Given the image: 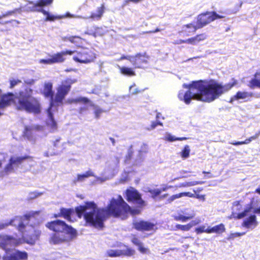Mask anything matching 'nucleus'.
I'll use <instances>...</instances> for the list:
<instances>
[{
	"instance_id": "680f3d73",
	"label": "nucleus",
	"mask_w": 260,
	"mask_h": 260,
	"mask_svg": "<svg viewBox=\"0 0 260 260\" xmlns=\"http://www.w3.org/2000/svg\"><path fill=\"white\" fill-rule=\"evenodd\" d=\"M253 213L260 215V206L258 208L253 209Z\"/></svg>"
},
{
	"instance_id": "09e8293b",
	"label": "nucleus",
	"mask_w": 260,
	"mask_h": 260,
	"mask_svg": "<svg viewBox=\"0 0 260 260\" xmlns=\"http://www.w3.org/2000/svg\"><path fill=\"white\" fill-rule=\"evenodd\" d=\"M39 63L47 64H53L51 57L48 59H41L39 60Z\"/></svg>"
},
{
	"instance_id": "58836bf2",
	"label": "nucleus",
	"mask_w": 260,
	"mask_h": 260,
	"mask_svg": "<svg viewBox=\"0 0 260 260\" xmlns=\"http://www.w3.org/2000/svg\"><path fill=\"white\" fill-rule=\"evenodd\" d=\"M67 40L77 46H79L82 39L81 38L77 36H71L67 38Z\"/></svg>"
},
{
	"instance_id": "39448f33",
	"label": "nucleus",
	"mask_w": 260,
	"mask_h": 260,
	"mask_svg": "<svg viewBox=\"0 0 260 260\" xmlns=\"http://www.w3.org/2000/svg\"><path fill=\"white\" fill-rule=\"evenodd\" d=\"M52 84L50 82L45 83L43 93L46 98H50V106L47 110L48 119L46 121V124L50 128L51 132H54L57 129V124L54 120L52 109L53 107V92L52 91Z\"/></svg>"
},
{
	"instance_id": "603ef678",
	"label": "nucleus",
	"mask_w": 260,
	"mask_h": 260,
	"mask_svg": "<svg viewBox=\"0 0 260 260\" xmlns=\"http://www.w3.org/2000/svg\"><path fill=\"white\" fill-rule=\"evenodd\" d=\"M201 222V220L199 218H196L195 220H192L190 222L188 225H190V229L194 225H196Z\"/></svg>"
},
{
	"instance_id": "c03bdc74",
	"label": "nucleus",
	"mask_w": 260,
	"mask_h": 260,
	"mask_svg": "<svg viewBox=\"0 0 260 260\" xmlns=\"http://www.w3.org/2000/svg\"><path fill=\"white\" fill-rule=\"evenodd\" d=\"M103 112V110L98 106L94 107V113L96 118H99L101 114Z\"/></svg>"
},
{
	"instance_id": "0e129e2a",
	"label": "nucleus",
	"mask_w": 260,
	"mask_h": 260,
	"mask_svg": "<svg viewBox=\"0 0 260 260\" xmlns=\"http://www.w3.org/2000/svg\"><path fill=\"white\" fill-rule=\"evenodd\" d=\"M13 13V11H10L9 12H8V13L6 14H4L3 15V16H0V19H1L3 17H5L6 16H8V15H12V14Z\"/></svg>"
},
{
	"instance_id": "864d4df0",
	"label": "nucleus",
	"mask_w": 260,
	"mask_h": 260,
	"mask_svg": "<svg viewBox=\"0 0 260 260\" xmlns=\"http://www.w3.org/2000/svg\"><path fill=\"white\" fill-rule=\"evenodd\" d=\"M132 55H122L118 60H122L123 59H127L129 60L131 63H132V61H133L132 60Z\"/></svg>"
},
{
	"instance_id": "5fc2aeb1",
	"label": "nucleus",
	"mask_w": 260,
	"mask_h": 260,
	"mask_svg": "<svg viewBox=\"0 0 260 260\" xmlns=\"http://www.w3.org/2000/svg\"><path fill=\"white\" fill-rule=\"evenodd\" d=\"M21 81L19 80H12L10 81V87L13 88L16 85L21 83Z\"/></svg>"
},
{
	"instance_id": "a19ab883",
	"label": "nucleus",
	"mask_w": 260,
	"mask_h": 260,
	"mask_svg": "<svg viewBox=\"0 0 260 260\" xmlns=\"http://www.w3.org/2000/svg\"><path fill=\"white\" fill-rule=\"evenodd\" d=\"M122 252L121 255H126V256H132L135 254V250L132 249V248H128L126 247V249L121 250Z\"/></svg>"
},
{
	"instance_id": "20e7f679",
	"label": "nucleus",
	"mask_w": 260,
	"mask_h": 260,
	"mask_svg": "<svg viewBox=\"0 0 260 260\" xmlns=\"http://www.w3.org/2000/svg\"><path fill=\"white\" fill-rule=\"evenodd\" d=\"M38 214V212H30L23 216H16L7 221L8 225L17 227L22 234L23 241L29 244H34L39 239L41 231L32 224H28L29 221H32Z\"/></svg>"
},
{
	"instance_id": "6ab92c4d",
	"label": "nucleus",
	"mask_w": 260,
	"mask_h": 260,
	"mask_svg": "<svg viewBox=\"0 0 260 260\" xmlns=\"http://www.w3.org/2000/svg\"><path fill=\"white\" fill-rule=\"evenodd\" d=\"M149 59V56L147 54L144 53H139L136 55L133 56L132 64L135 68H142V64L148 63V60Z\"/></svg>"
},
{
	"instance_id": "f03ea898",
	"label": "nucleus",
	"mask_w": 260,
	"mask_h": 260,
	"mask_svg": "<svg viewBox=\"0 0 260 260\" xmlns=\"http://www.w3.org/2000/svg\"><path fill=\"white\" fill-rule=\"evenodd\" d=\"M237 83V80L234 79L224 85L213 80L209 82L202 80L192 81L190 84L183 85V87L188 89V90L185 92L180 90L178 93V98L186 104H189L192 99L211 103L229 91Z\"/></svg>"
},
{
	"instance_id": "052dcab7",
	"label": "nucleus",
	"mask_w": 260,
	"mask_h": 260,
	"mask_svg": "<svg viewBox=\"0 0 260 260\" xmlns=\"http://www.w3.org/2000/svg\"><path fill=\"white\" fill-rule=\"evenodd\" d=\"M161 193V190L159 189H157L153 191V194L154 196H157L159 195Z\"/></svg>"
},
{
	"instance_id": "bb28decb",
	"label": "nucleus",
	"mask_w": 260,
	"mask_h": 260,
	"mask_svg": "<svg viewBox=\"0 0 260 260\" xmlns=\"http://www.w3.org/2000/svg\"><path fill=\"white\" fill-rule=\"evenodd\" d=\"M248 86L252 89L255 87L260 88V71L255 74L254 77L249 81Z\"/></svg>"
},
{
	"instance_id": "72a5a7b5",
	"label": "nucleus",
	"mask_w": 260,
	"mask_h": 260,
	"mask_svg": "<svg viewBox=\"0 0 260 260\" xmlns=\"http://www.w3.org/2000/svg\"><path fill=\"white\" fill-rule=\"evenodd\" d=\"M106 30L102 28V27H96L95 28L94 31H92L91 30L85 32L86 34H88L90 35H92L94 37L97 36H103L106 32Z\"/></svg>"
},
{
	"instance_id": "473e14b6",
	"label": "nucleus",
	"mask_w": 260,
	"mask_h": 260,
	"mask_svg": "<svg viewBox=\"0 0 260 260\" xmlns=\"http://www.w3.org/2000/svg\"><path fill=\"white\" fill-rule=\"evenodd\" d=\"M204 183V181H190V182H184L181 183H179L176 186V187L180 188V187H190L193 186L198 184H203Z\"/></svg>"
},
{
	"instance_id": "4c0bfd02",
	"label": "nucleus",
	"mask_w": 260,
	"mask_h": 260,
	"mask_svg": "<svg viewBox=\"0 0 260 260\" xmlns=\"http://www.w3.org/2000/svg\"><path fill=\"white\" fill-rule=\"evenodd\" d=\"M190 152V147L188 145H185L180 153L181 156L183 159L188 158Z\"/></svg>"
},
{
	"instance_id": "f8f14e48",
	"label": "nucleus",
	"mask_w": 260,
	"mask_h": 260,
	"mask_svg": "<svg viewBox=\"0 0 260 260\" xmlns=\"http://www.w3.org/2000/svg\"><path fill=\"white\" fill-rule=\"evenodd\" d=\"M25 159L31 160L29 156H11L9 163L5 167L4 170L0 172V177L13 172L14 169L17 168Z\"/></svg>"
},
{
	"instance_id": "c85d7f7f",
	"label": "nucleus",
	"mask_w": 260,
	"mask_h": 260,
	"mask_svg": "<svg viewBox=\"0 0 260 260\" xmlns=\"http://www.w3.org/2000/svg\"><path fill=\"white\" fill-rule=\"evenodd\" d=\"M253 208L252 206V203L247 205L245 208L244 211L238 214L237 218L241 219L245 216L248 215L250 213L253 212Z\"/></svg>"
},
{
	"instance_id": "423d86ee",
	"label": "nucleus",
	"mask_w": 260,
	"mask_h": 260,
	"mask_svg": "<svg viewBox=\"0 0 260 260\" xmlns=\"http://www.w3.org/2000/svg\"><path fill=\"white\" fill-rule=\"evenodd\" d=\"M53 1V0H40L35 3H29L26 6V9L28 11L41 12L44 15L46 16L45 20L46 21H52L56 19H61L67 17L66 15L54 16L42 9L43 7L52 4Z\"/></svg>"
},
{
	"instance_id": "4be33fe9",
	"label": "nucleus",
	"mask_w": 260,
	"mask_h": 260,
	"mask_svg": "<svg viewBox=\"0 0 260 260\" xmlns=\"http://www.w3.org/2000/svg\"><path fill=\"white\" fill-rule=\"evenodd\" d=\"M258 225L256 217L255 215H252L245 218L242 223V226L250 230H253Z\"/></svg>"
},
{
	"instance_id": "c756f323",
	"label": "nucleus",
	"mask_w": 260,
	"mask_h": 260,
	"mask_svg": "<svg viewBox=\"0 0 260 260\" xmlns=\"http://www.w3.org/2000/svg\"><path fill=\"white\" fill-rule=\"evenodd\" d=\"M259 137V133H256L254 136L250 137V138L246 139L244 141H238L235 142H231V144L234 145H239L243 144H248L250 143L252 141L256 140Z\"/></svg>"
},
{
	"instance_id": "de8ad7c7",
	"label": "nucleus",
	"mask_w": 260,
	"mask_h": 260,
	"mask_svg": "<svg viewBox=\"0 0 260 260\" xmlns=\"http://www.w3.org/2000/svg\"><path fill=\"white\" fill-rule=\"evenodd\" d=\"M181 198L180 193L172 195L171 196L168 200V201L169 203H171L173 202V201L175 200L176 199H179Z\"/></svg>"
},
{
	"instance_id": "13d9d810",
	"label": "nucleus",
	"mask_w": 260,
	"mask_h": 260,
	"mask_svg": "<svg viewBox=\"0 0 260 260\" xmlns=\"http://www.w3.org/2000/svg\"><path fill=\"white\" fill-rule=\"evenodd\" d=\"M194 198H196V199H198L201 200L203 201H204L205 200V196L204 195H200V194H195V197Z\"/></svg>"
},
{
	"instance_id": "ea45409f",
	"label": "nucleus",
	"mask_w": 260,
	"mask_h": 260,
	"mask_svg": "<svg viewBox=\"0 0 260 260\" xmlns=\"http://www.w3.org/2000/svg\"><path fill=\"white\" fill-rule=\"evenodd\" d=\"M245 234V232L243 233H230L227 237V240L229 241L234 240L235 238L241 237Z\"/></svg>"
},
{
	"instance_id": "412c9836",
	"label": "nucleus",
	"mask_w": 260,
	"mask_h": 260,
	"mask_svg": "<svg viewBox=\"0 0 260 260\" xmlns=\"http://www.w3.org/2000/svg\"><path fill=\"white\" fill-rule=\"evenodd\" d=\"M134 228L138 231H155V225L151 222L145 221H139L134 223Z\"/></svg>"
},
{
	"instance_id": "1a4fd4ad",
	"label": "nucleus",
	"mask_w": 260,
	"mask_h": 260,
	"mask_svg": "<svg viewBox=\"0 0 260 260\" xmlns=\"http://www.w3.org/2000/svg\"><path fill=\"white\" fill-rule=\"evenodd\" d=\"M148 145L143 144L141 145L140 149L136 152L135 157H133V151L132 148H131L128 149L127 155L126 156L125 162L127 164H129L131 160L134 165H140L144 160L145 155L148 152Z\"/></svg>"
},
{
	"instance_id": "8fccbe9b",
	"label": "nucleus",
	"mask_w": 260,
	"mask_h": 260,
	"mask_svg": "<svg viewBox=\"0 0 260 260\" xmlns=\"http://www.w3.org/2000/svg\"><path fill=\"white\" fill-rule=\"evenodd\" d=\"M135 84H134L129 87V92L132 94H135L140 92L138 88L135 87Z\"/></svg>"
},
{
	"instance_id": "a211bd4d",
	"label": "nucleus",
	"mask_w": 260,
	"mask_h": 260,
	"mask_svg": "<svg viewBox=\"0 0 260 260\" xmlns=\"http://www.w3.org/2000/svg\"><path fill=\"white\" fill-rule=\"evenodd\" d=\"M126 199L128 202H133L142 206L144 202L141 199L139 192L134 188H131L126 191Z\"/></svg>"
},
{
	"instance_id": "6e6552de",
	"label": "nucleus",
	"mask_w": 260,
	"mask_h": 260,
	"mask_svg": "<svg viewBox=\"0 0 260 260\" xmlns=\"http://www.w3.org/2000/svg\"><path fill=\"white\" fill-rule=\"evenodd\" d=\"M77 82L75 79L68 78L62 82L57 88L56 94L53 98V103L61 104L65 96L70 91L71 85Z\"/></svg>"
},
{
	"instance_id": "69168bd1",
	"label": "nucleus",
	"mask_w": 260,
	"mask_h": 260,
	"mask_svg": "<svg viewBox=\"0 0 260 260\" xmlns=\"http://www.w3.org/2000/svg\"><path fill=\"white\" fill-rule=\"evenodd\" d=\"M159 31H160L159 29L156 28L155 30L150 31H149L148 32H150V33H155V32H158Z\"/></svg>"
},
{
	"instance_id": "c9c22d12",
	"label": "nucleus",
	"mask_w": 260,
	"mask_h": 260,
	"mask_svg": "<svg viewBox=\"0 0 260 260\" xmlns=\"http://www.w3.org/2000/svg\"><path fill=\"white\" fill-rule=\"evenodd\" d=\"M187 139L186 137H176L172 135L169 133H167L165 136V140L170 142H173L175 141H183Z\"/></svg>"
},
{
	"instance_id": "338daca9",
	"label": "nucleus",
	"mask_w": 260,
	"mask_h": 260,
	"mask_svg": "<svg viewBox=\"0 0 260 260\" xmlns=\"http://www.w3.org/2000/svg\"><path fill=\"white\" fill-rule=\"evenodd\" d=\"M129 2H131L129 0H124V2L123 4V6H126L128 4Z\"/></svg>"
},
{
	"instance_id": "a878e982",
	"label": "nucleus",
	"mask_w": 260,
	"mask_h": 260,
	"mask_svg": "<svg viewBox=\"0 0 260 260\" xmlns=\"http://www.w3.org/2000/svg\"><path fill=\"white\" fill-rule=\"evenodd\" d=\"M74 213V210L72 209L61 208L60 212L58 214H55V217L62 216L68 221H71V215Z\"/></svg>"
},
{
	"instance_id": "5701e85b",
	"label": "nucleus",
	"mask_w": 260,
	"mask_h": 260,
	"mask_svg": "<svg viewBox=\"0 0 260 260\" xmlns=\"http://www.w3.org/2000/svg\"><path fill=\"white\" fill-rule=\"evenodd\" d=\"M74 53V51L66 50L52 55L51 57L53 63H60L64 61L65 58L63 57L66 55H72Z\"/></svg>"
},
{
	"instance_id": "393cba45",
	"label": "nucleus",
	"mask_w": 260,
	"mask_h": 260,
	"mask_svg": "<svg viewBox=\"0 0 260 260\" xmlns=\"http://www.w3.org/2000/svg\"><path fill=\"white\" fill-rule=\"evenodd\" d=\"M207 38V36L204 34H200L199 35H197V36L185 40H180V43H187V44H190L192 45H197L200 42L202 41L205 40Z\"/></svg>"
},
{
	"instance_id": "37998d69",
	"label": "nucleus",
	"mask_w": 260,
	"mask_h": 260,
	"mask_svg": "<svg viewBox=\"0 0 260 260\" xmlns=\"http://www.w3.org/2000/svg\"><path fill=\"white\" fill-rule=\"evenodd\" d=\"M190 229V225L187 224L186 225H181L177 224L175 225V230H180L182 231H188Z\"/></svg>"
},
{
	"instance_id": "dca6fc26",
	"label": "nucleus",
	"mask_w": 260,
	"mask_h": 260,
	"mask_svg": "<svg viewBox=\"0 0 260 260\" xmlns=\"http://www.w3.org/2000/svg\"><path fill=\"white\" fill-rule=\"evenodd\" d=\"M91 176L94 177L96 179L97 181H99L101 182H104L110 178L109 177H98L95 176L94 173L91 170H89L84 174H78L77 175V177L73 179V182L75 184L79 182H83L86 178Z\"/></svg>"
},
{
	"instance_id": "9d476101",
	"label": "nucleus",
	"mask_w": 260,
	"mask_h": 260,
	"mask_svg": "<svg viewBox=\"0 0 260 260\" xmlns=\"http://www.w3.org/2000/svg\"><path fill=\"white\" fill-rule=\"evenodd\" d=\"M46 226L54 233H75V229L67 224L65 222L60 220H56L48 222Z\"/></svg>"
},
{
	"instance_id": "aec40b11",
	"label": "nucleus",
	"mask_w": 260,
	"mask_h": 260,
	"mask_svg": "<svg viewBox=\"0 0 260 260\" xmlns=\"http://www.w3.org/2000/svg\"><path fill=\"white\" fill-rule=\"evenodd\" d=\"M27 258V253L19 250H15L10 254L8 252L3 256V260H26Z\"/></svg>"
},
{
	"instance_id": "7c9ffc66",
	"label": "nucleus",
	"mask_w": 260,
	"mask_h": 260,
	"mask_svg": "<svg viewBox=\"0 0 260 260\" xmlns=\"http://www.w3.org/2000/svg\"><path fill=\"white\" fill-rule=\"evenodd\" d=\"M118 68L120 70V73L125 76H133L135 75V73L132 68L120 67L118 66Z\"/></svg>"
},
{
	"instance_id": "7ed1b4c3",
	"label": "nucleus",
	"mask_w": 260,
	"mask_h": 260,
	"mask_svg": "<svg viewBox=\"0 0 260 260\" xmlns=\"http://www.w3.org/2000/svg\"><path fill=\"white\" fill-rule=\"evenodd\" d=\"M31 89H26L25 91L20 92L18 96L9 93L1 97L0 90V109L8 106L13 101L17 110L35 114L40 113V103L37 99L31 95Z\"/></svg>"
},
{
	"instance_id": "49530a36",
	"label": "nucleus",
	"mask_w": 260,
	"mask_h": 260,
	"mask_svg": "<svg viewBox=\"0 0 260 260\" xmlns=\"http://www.w3.org/2000/svg\"><path fill=\"white\" fill-rule=\"evenodd\" d=\"M129 180V173L126 171L122 174V177L120 179V182L124 183L127 181Z\"/></svg>"
},
{
	"instance_id": "774afa93",
	"label": "nucleus",
	"mask_w": 260,
	"mask_h": 260,
	"mask_svg": "<svg viewBox=\"0 0 260 260\" xmlns=\"http://www.w3.org/2000/svg\"><path fill=\"white\" fill-rule=\"evenodd\" d=\"M255 192H260V186L255 190Z\"/></svg>"
},
{
	"instance_id": "bf43d9fd",
	"label": "nucleus",
	"mask_w": 260,
	"mask_h": 260,
	"mask_svg": "<svg viewBox=\"0 0 260 260\" xmlns=\"http://www.w3.org/2000/svg\"><path fill=\"white\" fill-rule=\"evenodd\" d=\"M157 126V122H152L150 127L148 128V129L150 131L152 129H153Z\"/></svg>"
},
{
	"instance_id": "f3484780",
	"label": "nucleus",
	"mask_w": 260,
	"mask_h": 260,
	"mask_svg": "<svg viewBox=\"0 0 260 260\" xmlns=\"http://www.w3.org/2000/svg\"><path fill=\"white\" fill-rule=\"evenodd\" d=\"M105 12V7L104 4H102L101 6L98 7L95 11L91 13V15L89 17H81V16H75L71 14L70 13H67L66 16L68 17H77L81 18L84 19H91L94 21L100 20L103 17V14Z\"/></svg>"
},
{
	"instance_id": "4468645a",
	"label": "nucleus",
	"mask_w": 260,
	"mask_h": 260,
	"mask_svg": "<svg viewBox=\"0 0 260 260\" xmlns=\"http://www.w3.org/2000/svg\"><path fill=\"white\" fill-rule=\"evenodd\" d=\"M77 235L75 233H54L50 237L49 242L53 244H60L72 240Z\"/></svg>"
},
{
	"instance_id": "9b49d317",
	"label": "nucleus",
	"mask_w": 260,
	"mask_h": 260,
	"mask_svg": "<svg viewBox=\"0 0 260 260\" xmlns=\"http://www.w3.org/2000/svg\"><path fill=\"white\" fill-rule=\"evenodd\" d=\"M22 238L0 234V247L5 250L6 253H8L10 250V247L18 246L22 243Z\"/></svg>"
},
{
	"instance_id": "2eb2a0df",
	"label": "nucleus",
	"mask_w": 260,
	"mask_h": 260,
	"mask_svg": "<svg viewBox=\"0 0 260 260\" xmlns=\"http://www.w3.org/2000/svg\"><path fill=\"white\" fill-rule=\"evenodd\" d=\"M195 215L196 213L193 210L185 208L180 210L177 214L174 216V218L176 221L185 222L192 219Z\"/></svg>"
},
{
	"instance_id": "a18cd8bd",
	"label": "nucleus",
	"mask_w": 260,
	"mask_h": 260,
	"mask_svg": "<svg viewBox=\"0 0 260 260\" xmlns=\"http://www.w3.org/2000/svg\"><path fill=\"white\" fill-rule=\"evenodd\" d=\"M209 230V227L208 228H206V226L202 225L199 228H197L196 229L195 231L197 232V234H200L204 232L208 233V231Z\"/></svg>"
},
{
	"instance_id": "0eeeda50",
	"label": "nucleus",
	"mask_w": 260,
	"mask_h": 260,
	"mask_svg": "<svg viewBox=\"0 0 260 260\" xmlns=\"http://www.w3.org/2000/svg\"><path fill=\"white\" fill-rule=\"evenodd\" d=\"M223 18H224L223 16L219 15L215 12H207L198 15L197 26L188 24L185 27L192 28V31L194 32L197 28H202L217 19Z\"/></svg>"
},
{
	"instance_id": "79ce46f5",
	"label": "nucleus",
	"mask_w": 260,
	"mask_h": 260,
	"mask_svg": "<svg viewBox=\"0 0 260 260\" xmlns=\"http://www.w3.org/2000/svg\"><path fill=\"white\" fill-rule=\"evenodd\" d=\"M32 128L30 126H26L25 132H24V136L29 140H32L31 134Z\"/></svg>"
},
{
	"instance_id": "f704fd0d",
	"label": "nucleus",
	"mask_w": 260,
	"mask_h": 260,
	"mask_svg": "<svg viewBox=\"0 0 260 260\" xmlns=\"http://www.w3.org/2000/svg\"><path fill=\"white\" fill-rule=\"evenodd\" d=\"M88 100L84 97H77L76 98H70L68 99L66 102L69 104H72V103H86L88 102Z\"/></svg>"
},
{
	"instance_id": "4d7b16f0",
	"label": "nucleus",
	"mask_w": 260,
	"mask_h": 260,
	"mask_svg": "<svg viewBox=\"0 0 260 260\" xmlns=\"http://www.w3.org/2000/svg\"><path fill=\"white\" fill-rule=\"evenodd\" d=\"M41 194H42L41 193H39L37 191H34V192H31L30 193V198L31 199L35 198H37V197L41 196Z\"/></svg>"
},
{
	"instance_id": "cd10ccee",
	"label": "nucleus",
	"mask_w": 260,
	"mask_h": 260,
	"mask_svg": "<svg viewBox=\"0 0 260 260\" xmlns=\"http://www.w3.org/2000/svg\"><path fill=\"white\" fill-rule=\"evenodd\" d=\"M132 242L135 245L137 246L138 247V250L142 253H145L147 252L148 249L143 246L142 242L141 241L140 239H139L137 237L134 236L132 239Z\"/></svg>"
},
{
	"instance_id": "f257e3e1",
	"label": "nucleus",
	"mask_w": 260,
	"mask_h": 260,
	"mask_svg": "<svg viewBox=\"0 0 260 260\" xmlns=\"http://www.w3.org/2000/svg\"><path fill=\"white\" fill-rule=\"evenodd\" d=\"M75 211L79 218L83 215L87 225L95 228H102L104 222L110 215L124 219L129 213L133 215L140 213L138 209L132 210L120 196L112 198L106 208H98L94 202H87L84 205L77 207Z\"/></svg>"
},
{
	"instance_id": "e2e57ef3",
	"label": "nucleus",
	"mask_w": 260,
	"mask_h": 260,
	"mask_svg": "<svg viewBox=\"0 0 260 260\" xmlns=\"http://www.w3.org/2000/svg\"><path fill=\"white\" fill-rule=\"evenodd\" d=\"M168 189V187L167 185H163L162 188L160 189L161 191H167Z\"/></svg>"
},
{
	"instance_id": "2f4dec72",
	"label": "nucleus",
	"mask_w": 260,
	"mask_h": 260,
	"mask_svg": "<svg viewBox=\"0 0 260 260\" xmlns=\"http://www.w3.org/2000/svg\"><path fill=\"white\" fill-rule=\"evenodd\" d=\"M225 229L223 224L221 223L219 225L214 226L212 228H209V230L208 231V233H221L225 231Z\"/></svg>"
},
{
	"instance_id": "3c124183",
	"label": "nucleus",
	"mask_w": 260,
	"mask_h": 260,
	"mask_svg": "<svg viewBox=\"0 0 260 260\" xmlns=\"http://www.w3.org/2000/svg\"><path fill=\"white\" fill-rule=\"evenodd\" d=\"M181 198L183 197H188L190 198H194L195 197V194L192 193L190 192H181Z\"/></svg>"
},
{
	"instance_id": "e433bc0d",
	"label": "nucleus",
	"mask_w": 260,
	"mask_h": 260,
	"mask_svg": "<svg viewBox=\"0 0 260 260\" xmlns=\"http://www.w3.org/2000/svg\"><path fill=\"white\" fill-rule=\"evenodd\" d=\"M121 250L110 249L107 251L106 254L109 257H117L121 255Z\"/></svg>"
},
{
	"instance_id": "ddd939ff",
	"label": "nucleus",
	"mask_w": 260,
	"mask_h": 260,
	"mask_svg": "<svg viewBox=\"0 0 260 260\" xmlns=\"http://www.w3.org/2000/svg\"><path fill=\"white\" fill-rule=\"evenodd\" d=\"M77 55L73 56L74 61L81 63H88L94 61L96 56L95 54L87 48H82L79 51H74Z\"/></svg>"
},
{
	"instance_id": "b1692460",
	"label": "nucleus",
	"mask_w": 260,
	"mask_h": 260,
	"mask_svg": "<svg viewBox=\"0 0 260 260\" xmlns=\"http://www.w3.org/2000/svg\"><path fill=\"white\" fill-rule=\"evenodd\" d=\"M252 92L247 91H238L237 93L231 98L230 103H232L234 101L243 100L247 101L249 98L252 96Z\"/></svg>"
},
{
	"instance_id": "6e6d98bb",
	"label": "nucleus",
	"mask_w": 260,
	"mask_h": 260,
	"mask_svg": "<svg viewBox=\"0 0 260 260\" xmlns=\"http://www.w3.org/2000/svg\"><path fill=\"white\" fill-rule=\"evenodd\" d=\"M8 225L7 221H0V231L6 228Z\"/></svg>"
}]
</instances>
